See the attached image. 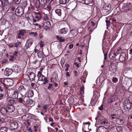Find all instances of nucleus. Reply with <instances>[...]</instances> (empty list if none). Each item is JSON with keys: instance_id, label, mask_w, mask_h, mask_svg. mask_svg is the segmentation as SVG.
<instances>
[{"instance_id": "nucleus-1", "label": "nucleus", "mask_w": 132, "mask_h": 132, "mask_svg": "<svg viewBox=\"0 0 132 132\" xmlns=\"http://www.w3.org/2000/svg\"><path fill=\"white\" fill-rule=\"evenodd\" d=\"M132 105V102H131L129 99L125 100L123 102V106L125 109L129 111L131 109Z\"/></svg>"}, {"instance_id": "nucleus-2", "label": "nucleus", "mask_w": 132, "mask_h": 132, "mask_svg": "<svg viewBox=\"0 0 132 132\" xmlns=\"http://www.w3.org/2000/svg\"><path fill=\"white\" fill-rule=\"evenodd\" d=\"M16 90L19 92L20 94L22 95V94H24L27 92V88L23 85L18 86Z\"/></svg>"}, {"instance_id": "nucleus-3", "label": "nucleus", "mask_w": 132, "mask_h": 132, "mask_svg": "<svg viewBox=\"0 0 132 132\" xmlns=\"http://www.w3.org/2000/svg\"><path fill=\"white\" fill-rule=\"evenodd\" d=\"M132 5L130 3H127L124 4L122 7V9L123 12H127L131 9Z\"/></svg>"}, {"instance_id": "nucleus-4", "label": "nucleus", "mask_w": 132, "mask_h": 132, "mask_svg": "<svg viewBox=\"0 0 132 132\" xmlns=\"http://www.w3.org/2000/svg\"><path fill=\"white\" fill-rule=\"evenodd\" d=\"M15 14L18 16H21L24 13V10L21 6L17 7L15 11Z\"/></svg>"}, {"instance_id": "nucleus-5", "label": "nucleus", "mask_w": 132, "mask_h": 132, "mask_svg": "<svg viewBox=\"0 0 132 132\" xmlns=\"http://www.w3.org/2000/svg\"><path fill=\"white\" fill-rule=\"evenodd\" d=\"M121 48H120L117 50V52L116 53H111L110 54H109L110 58L111 59L115 60L116 56L117 55V54H119V52L120 50L121 51Z\"/></svg>"}, {"instance_id": "nucleus-6", "label": "nucleus", "mask_w": 132, "mask_h": 132, "mask_svg": "<svg viewBox=\"0 0 132 132\" xmlns=\"http://www.w3.org/2000/svg\"><path fill=\"white\" fill-rule=\"evenodd\" d=\"M18 123L17 122H13L10 124V128L12 130L16 129L18 128Z\"/></svg>"}, {"instance_id": "nucleus-7", "label": "nucleus", "mask_w": 132, "mask_h": 132, "mask_svg": "<svg viewBox=\"0 0 132 132\" xmlns=\"http://www.w3.org/2000/svg\"><path fill=\"white\" fill-rule=\"evenodd\" d=\"M4 83L5 85L8 86H12L13 84V81L10 79H5L4 80Z\"/></svg>"}, {"instance_id": "nucleus-8", "label": "nucleus", "mask_w": 132, "mask_h": 132, "mask_svg": "<svg viewBox=\"0 0 132 132\" xmlns=\"http://www.w3.org/2000/svg\"><path fill=\"white\" fill-rule=\"evenodd\" d=\"M33 41V39L32 38L29 39L27 40L25 45L26 49L29 48L31 46L32 44Z\"/></svg>"}, {"instance_id": "nucleus-9", "label": "nucleus", "mask_w": 132, "mask_h": 132, "mask_svg": "<svg viewBox=\"0 0 132 132\" xmlns=\"http://www.w3.org/2000/svg\"><path fill=\"white\" fill-rule=\"evenodd\" d=\"M30 81L27 79H24L21 81V83L22 85L26 86H30Z\"/></svg>"}, {"instance_id": "nucleus-10", "label": "nucleus", "mask_w": 132, "mask_h": 132, "mask_svg": "<svg viewBox=\"0 0 132 132\" xmlns=\"http://www.w3.org/2000/svg\"><path fill=\"white\" fill-rule=\"evenodd\" d=\"M103 10L105 12H108L110 10V4H105L103 7Z\"/></svg>"}, {"instance_id": "nucleus-11", "label": "nucleus", "mask_w": 132, "mask_h": 132, "mask_svg": "<svg viewBox=\"0 0 132 132\" xmlns=\"http://www.w3.org/2000/svg\"><path fill=\"white\" fill-rule=\"evenodd\" d=\"M13 72V70L11 69L6 68L5 69L4 73L5 75L7 76H9L11 75Z\"/></svg>"}, {"instance_id": "nucleus-12", "label": "nucleus", "mask_w": 132, "mask_h": 132, "mask_svg": "<svg viewBox=\"0 0 132 132\" xmlns=\"http://www.w3.org/2000/svg\"><path fill=\"white\" fill-rule=\"evenodd\" d=\"M109 69L111 72L115 73L117 70V67L115 65L112 64L110 67Z\"/></svg>"}, {"instance_id": "nucleus-13", "label": "nucleus", "mask_w": 132, "mask_h": 132, "mask_svg": "<svg viewBox=\"0 0 132 132\" xmlns=\"http://www.w3.org/2000/svg\"><path fill=\"white\" fill-rule=\"evenodd\" d=\"M27 104L31 105L32 106L34 105L35 104V102L32 100L27 97L26 99V102Z\"/></svg>"}, {"instance_id": "nucleus-14", "label": "nucleus", "mask_w": 132, "mask_h": 132, "mask_svg": "<svg viewBox=\"0 0 132 132\" xmlns=\"http://www.w3.org/2000/svg\"><path fill=\"white\" fill-rule=\"evenodd\" d=\"M50 0H38V2L40 3L41 5L44 7L46 5L47 2Z\"/></svg>"}, {"instance_id": "nucleus-15", "label": "nucleus", "mask_w": 132, "mask_h": 132, "mask_svg": "<svg viewBox=\"0 0 132 132\" xmlns=\"http://www.w3.org/2000/svg\"><path fill=\"white\" fill-rule=\"evenodd\" d=\"M0 112L3 116H6L8 114L7 110L5 108H1Z\"/></svg>"}, {"instance_id": "nucleus-16", "label": "nucleus", "mask_w": 132, "mask_h": 132, "mask_svg": "<svg viewBox=\"0 0 132 132\" xmlns=\"http://www.w3.org/2000/svg\"><path fill=\"white\" fill-rule=\"evenodd\" d=\"M116 123L119 125H122L124 123V120L123 119L120 118H117L116 120Z\"/></svg>"}, {"instance_id": "nucleus-17", "label": "nucleus", "mask_w": 132, "mask_h": 132, "mask_svg": "<svg viewBox=\"0 0 132 132\" xmlns=\"http://www.w3.org/2000/svg\"><path fill=\"white\" fill-rule=\"evenodd\" d=\"M68 29L64 28L61 29L59 31V33L60 34H66L68 31Z\"/></svg>"}, {"instance_id": "nucleus-18", "label": "nucleus", "mask_w": 132, "mask_h": 132, "mask_svg": "<svg viewBox=\"0 0 132 132\" xmlns=\"http://www.w3.org/2000/svg\"><path fill=\"white\" fill-rule=\"evenodd\" d=\"M18 98L17 100L18 102L23 104L24 102H26V99L27 98V97H26L23 99V96L22 95L21 97H19Z\"/></svg>"}, {"instance_id": "nucleus-19", "label": "nucleus", "mask_w": 132, "mask_h": 132, "mask_svg": "<svg viewBox=\"0 0 132 132\" xmlns=\"http://www.w3.org/2000/svg\"><path fill=\"white\" fill-rule=\"evenodd\" d=\"M126 59V54L124 52L122 53L119 57V60L121 61H124Z\"/></svg>"}, {"instance_id": "nucleus-20", "label": "nucleus", "mask_w": 132, "mask_h": 132, "mask_svg": "<svg viewBox=\"0 0 132 132\" xmlns=\"http://www.w3.org/2000/svg\"><path fill=\"white\" fill-rule=\"evenodd\" d=\"M7 109L8 113H12L14 111L15 108L13 105H10L8 106Z\"/></svg>"}, {"instance_id": "nucleus-21", "label": "nucleus", "mask_w": 132, "mask_h": 132, "mask_svg": "<svg viewBox=\"0 0 132 132\" xmlns=\"http://www.w3.org/2000/svg\"><path fill=\"white\" fill-rule=\"evenodd\" d=\"M98 130L99 132H108V129L103 126L100 127Z\"/></svg>"}, {"instance_id": "nucleus-22", "label": "nucleus", "mask_w": 132, "mask_h": 132, "mask_svg": "<svg viewBox=\"0 0 132 132\" xmlns=\"http://www.w3.org/2000/svg\"><path fill=\"white\" fill-rule=\"evenodd\" d=\"M84 2L85 4L90 6H92L93 4V0H84Z\"/></svg>"}, {"instance_id": "nucleus-23", "label": "nucleus", "mask_w": 132, "mask_h": 132, "mask_svg": "<svg viewBox=\"0 0 132 132\" xmlns=\"http://www.w3.org/2000/svg\"><path fill=\"white\" fill-rule=\"evenodd\" d=\"M29 77L31 80L32 81L35 79V75L32 72H31L29 75Z\"/></svg>"}, {"instance_id": "nucleus-24", "label": "nucleus", "mask_w": 132, "mask_h": 132, "mask_svg": "<svg viewBox=\"0 0 132 132\" xmlns=\"http://www.w3.org/2000/svg\"><path fill=\"white\" fill-rule=\"evenodd\" d=\"M50 26V22L49 21L45 22L44 24V27L45 29L46 30L49 29Z\"/></svg>"}, {"instance_id": "nucleus-25", "label": "nucleus", "mask_w": 132, "mask_h": 132, "mask_svg": "<svg viewBox=\"0 0 132 132\" xmlns=\"http://www.w3.org/2000/svg\"><path fill=\"white\" fill-rule=\"evenodd\" d=\"M20 66L17 65L13 67V69L14 70V72L16 73H19L20 71Z\"/></svg>"}, {"instance_id": "nucleus-26", "label": "nucleus", "mask_w": 132, "mask_h": 132, "mask_svg": "<svg viewBox=\"0 0 132 132\" xmlns=\"http://www.w3.org/2000/svg\"><path fill=\"white\" fill-rule=\"evenodd\" d=\"M75 31L74 30H72L70 31L69 33V36H68V38H71L73 37L75 34Z\"/></svg>"}, {"instance_id": "nucleus-27", "label": "nucleus", "mask_w": 132, "mask_h": 132, "mask_svg": "<svg viewBox=\"0 0 132 132\" xmlns=\"http://www.w3.org/2000/svg\"><path fill=\"white\" fill-rule=\"evenodd\" d=\"M62 10L60 9H56L55 11V13L58 16H60L62 14Z\"/></svg>"}, {"instance_id": "nucleus-28", "label": "nucleus", "mask_w": 132, "mask_h": 132, "mask_svg": "<svg viewBox=\"0 0 132 132\" xmlns=\"http://www.w3.org/2000/svg\"><path fill=\"white\" fill-rule=\"evenodd\" d=\"M18 94L19 93L17 91L15 90L14 91V94L12 95V97L13 98L16 99L18 98Z\"/></svg>"}, {"instance_id": "nucleus-29", "label": "nucleus", "mask_w": 132, "mask_h": 132, "mask_svg": "<svg viewBox=\"0 0 132 132\" xmlns=\"http://www.w3.org/2000/svg\"><path fill=\"white\" fill-rule=\"evenodd\" d=\"M26 32L25 30L21 29L19 31V33L18 34V35L23 36L24 35V34L26 33Z\"/></svg>"}, {"instance_id": "nucleus-30", "label": "nucleus", "mask_w": 132, "mask_h": 132, "mask_svg": "<svg viewBox=\"0 0 132 132\" xmlns=\"http://www.w3.org/2000/svg\"><path fill=\"white\" fill-rule=\"evenodd\" d=\"M28 96L29 97H30L34 95V93L33 91L32 90H30L28 92Z\"/></svg>"}, {"instance_id": "nucleus-31", "label": "nucleus", "mask_w": 132, "mask_h": 132, "mask_svg": "<svg viewBox=\"0 0 132 132\" xmlns=\"http://www.w3.org/2000/svg\"><path fill=\"white\" fill-rule=\"evenodd\" d=\"M42 17V16L40 14H37L35 17V19H37L38 21Z\"/></svg>"}, {"instance_id": "nucleus-32", "label": "nucleus", "mask_w": 132, "mask_h": 132, "mask_svg": "<svg viewBox=\"0 0 132 132\" xmlns=\"http://www.w3.org/2000/svg\"><path fill=\"white\" fill-rule=\"evenodd\" d=\"M0 131L1 132H7V129L5 127H2L0 129Z\"/></svg>"}, {"instance_id": "nucleus-33", "label": "nucleus", "mask_w": 132, "mask_h": 132, "mask_svg": "<svg viewBox=\"0 0 132 132\" xmlns=\"http://www.w3.org/2000/svg\"><path fill=\"white\" fill-rule=\"evenodd\" d=\"M97 102L96 100H95V98H92L91 101L90 102V104L92 106H93Z\"/></svg>"}, {"instance_id": "nucleus-34", "label": "nucleus", "mask_w": 132, "mask_h": 132, "mask_svg": "<svg viewBox=\"0 0 132 132\" xmlns=\"http://www.w3.org/2000/svg\"><path fill=\"white\" fill-rule=\"evenodd\" d=\"M60 3L62 4H66L68 3L67 0H60Z\"/></svg>"}, {"instance_id": "nucleus-35", "label": "nucleus", "mask_w": 132, "mask_h": 132, "mask_svg": "<svg viewBox=\"0 0 132 132\" xmlns=\"http://www.w3.org/2000/svg\"><path fill=\"white\" fill-rule=\"evenodd\" d=\"M115 100L114 99V97L109 98L107 100V102L108 103H111L113 102Z\"/></svg>"}, {"instance_id": "nucleus-36", "label": "nucleus", "mask_w": 132, "mask_h": 132, "mask_svg": "<svg viewBox=\"0 0 132 132\" xmlns=\"http://www.w3.org/2000/svg\"><path fill=\"white\" fill-rule=\"evenodd\" d=\"M44 54L42 52H39L38 53V56L39 58H41L43 57Z\"/></svg>"}, {"instance_id": "nucleus-37", "label": "nucleus", "mask_w": 132, "mask_h": 132, "mask_svg": "<svg viewBox=\"0 0 132 132\" xmlns=\"http://www.w3.org/2000/svg\"><path fill=\"white\" fill-rule=\"evenodd\" d=\"M31 118L35 121H37L38 120L37 117L34 115L31 114Z\"/></svg>"}, {"instance_id": "nucleus-38", "label": "nucleus", "mask_w": 132, "mask_h": 132, "mask_svg": "<svg viewBox=\"0 0 132 132\" xmlns=\"http://www.w3.org/2000/svg\"><path fill=\"white\" fill-rule=\"evenodd\" d=\"M105 22L106 23L107 28L108 29V27H110V22L109 20H106Z\"/></svg>"}, {"instance_id": "nucleus-39", "label": "nucleus", "mask_w": 132, "mask_h": 132, "mask_svg": "<svg viewBox=\"0 0 132 132\" xmlns=\"http://www.w3.org/2000/svg\"><path fill=\"white\" fill-rule=\"evenodd\" d=\"M84 86L80 88V93L81 94H82L84 93Z\"/></svg>"}, {"instance_id": "nucleus-40", "label": "nucleus", "mask_w": 132, "mask_h": 132, "mask_svg": "<svg viewBox=\"0 0 132 132\" xmlns=\"http://www.w3.org/2000/svg\"><path fill=\"white\" fill-rule=\"evenodd\" d=\"M60 62L62 67H63L64 63L65 62V59L64 58L62 59Z\"/></svg>"}, {"instance_id": "nucleus-41", "label": "nucleus", "mask_w": 132, "mask_h": 132, "mask_svg": "<svg viewBox=\"0 0 132 132\" xmlns=\"http://www.w3.org/2000/svg\"><path fill=\"white\" fill-rule=\"evenodd\" d=\"M43 81H44V82L42 84L45 85L48 82V80L47 78V77H45Z\"/></svg>"}, {"instance_id": "nucleus-42", "label": "nucleus", "mask_w": 132, "mask_h": 132, "mask_svg": "<svg viewBox=\"0 0 132 132\" xmlns=\"http://www.w3.org/2000/svg\"><path fill=\"white\" fill-rule=\"evenodd\" d=\"M29 34L31 35H33L34 37H36L38 36V34L36 32H31L29 33Z\"/></svg>"}, {"instance_id": "nucleus-43", "label": "nucleus", "mask_w": 132, "mask_h": 132, "mask_svg": "<svg viewBox=\"0 0 132 132\" xmlns=\"http://www.w3.org/2000/svg\"><path fill=\"white\" fill-rule=\"evenodd\" d=\"M6 0H1V2L2 6L3 7L5 5Z\"/></svg>"}, {"instance_id": "nucleus-44", "label": "nucleus", "mask_w": 132, "mask_h": 132, "mask_svg": "<svg viewBox=\"0 0 132 132\" xmlns=\"http://www.w3.org/2000/svg\"><path fill=\"white\" fill-rule=\"evenodd\" d=\"M40 5H41V4L38 2H38L37 1L36 2L35 4L36 8L37 9L39 8L40 7Z\"/></svg>"}, {"instance_id": "nucleus-45", "label": "nucleus", "mask_w": 132, "mask_h": 132, "mask_svg": "<svg viewBox=\"0 0 132 132\" xmlns=\"http://www.w3.org/2000/svg\"><path fill=\"white\" fill-rule=\"evenodd\" d=\"M71 5L73 6V8L74 7V8L73 9H75V7L77 5V3L75 2H73L71 3Z\"/></svg>"}, {"instance_id": "nucleus-46", "label": "nucleus", "mask_w": 132, "mask_h": 132, "mask_svg": "<svg viewBox=\"0 0 132 132\" xmlns=\"http://www.w3.org/2000/svg\"><path fill=\"white\" fill-rule=\"evenodd\" d=\"M30 15V16L31 17V18H33V22H37V20L34 18V17L31 14H30L29 13Z\"/></svg>"}, {"instance_id": "nucleus-47", "label": "nucleus", "mask_w": 132, "mask_h": 132, "mask_svg": "<svg viewBox=\"0 0 132 132\" xmlns=\"http://www.w3.org/2000/svg\"><path fill=\"white\" fill-rule=\"evenodd\" d=\"M65 66L66 67V69L65 70V71H67L69 70V68L70 67V65L68 64H65Z\"/></svg>"}, {"instance_id": "nucleus-48", "label": "nucleus", "mask_w": 132, "mask_h": 132, "mask_svg": "<svg viewBox=\"0 0 132 132\" xmlns=\"http://www.w3.org/2000/svg\"><path fill=\"white\" fill-rule=\"evenodd\" d=\"M118 81V79L116 77H113L112 79V81L114 83H116Z\"/></svg>"}, {"instance_id": "nucleus-49", "label": "nucleus", "mask_w": 132, "mask_h": 132, "mask_svg": "<svg viewBox=\"0 0 132 132\" xmlns=\"http://www.w3.org/2000/svg\"><path fill=\"white\" fill-rule=\"evenodd\" d=\"M21 44V43L20 42H17L16 43H15V47H17L19 45H20Z\"/></svg>"}, {"instance_id": "nucleus-50", "label": "nucleus", "mask_w": 132, "mask_h": 132, "mask_svg": "<svg viewBox=\"0 0 132 132\" xmlns=\"http://www.w3.org/2000/svg\"><path fill=\"white\" fill-rule=\"evenodd\" d=\"M21 0H15L14 2L15 3V5H16L17 4H19Z\"/></svg>"}, {"instance_id": "nucleus-51", "label": "nucleus", "mask_w": 132, "mask_h": 132, "mask_svg": "<svg viewBox=\"0 0 132 132\" xmlns=\"http://www.w3.org/2000/svg\"><path fill=\"white\" fill-rule=\"evenodd\" d=\"M15 0H7V2L10 4L13 3V2H14Z\"/></svg>"}, {"instance_id": "nucleus-52", "label": "nucleus", "mask_w": 132, "mask_h": 132, "mask_svg": "<svg viewBox=\"0 0 132 132\" xmlns=\"http://www.w3.org/2000/svg\"><path fill=\"white\" fill-rule=\"evenodd\" d=\"M44 18L45 20H50L49 17L47 15H46L44 16Z\"/></svg>"}, {"instance_id": "nucleus-53", "label": "nucleus", "mask_w": 132, "mask_h": 132, "mask_svg": "<svg viewBox=\"0 0 132 132\" xmlns=\"http://www.w3.org/2000/svg\"><path fill=\"white\" fill-rule=\"evenodd\" d=\"M53 84H49V86H48L47 88L49 89L50 90V89L52 88V87L53 86Z\"/></svg>"}, {"instance_id": "nucleus-54", "label": "nucleus", "mask_w": 132, "mask_h": 132, "mask_svg": "<svg viewBox=\"0 0 132 132\" xmlns=\"http://www.w3.org/2000/svg\"><path fill=\"white\" fill-rule=\"evenodd\" d=\"M24 123V124L26 125H27L28 126H29L30 125V123L28 121V120H27Z\"/></svg>"}, {"instance_id": "nucleus-55", "label": "nucleus", "mask_w": 132, "mask_h": 132, "mask_svg": "<svg viewBox=\"0 0 132 132\" xmlns=\"http://www.w3.org/2000/svg\"><path fill=\"white\" fill-rule=\"evenodd\" d=\"M59 40L60 42H64L65 41V40L63 39L62 37H60Z\"/></svg>"}, {"instance_id": "nucleus-56", "label": "nucleus", "mask_w": 132, "mask_h": 132, "mask_svg": "<svg viewBox=\"0 0 132 132\" xmlns=\"http://www.w3.org/2000/svg\"><path fill=\"white\" fill-rule=\"evenodd\" d=\"M43 42L42 41H40L39 42V44L40 46V47H43L44 46V45L43 44Z\"/></svg>"}, {"instance_id": "nucleus-57", "label": "nucleus", "mask_w": 132, "mask_h": 132, "mask_svg": "<svg viewBox=\"0 0 132 132\" xmlns=\"http://www.w3.org/2000/svg\"><path fill=\"white\" fill-rule=\"evenodd\" d=\"M70 50H68L67 51L66 54H65V56H69V54L70 53Z\"/></svg>"}, {"instance_id": "nucleus-58", "label": "nucleus", "mask_w": 132, "mask_h": 132, "mask_svg": "<svg viewBox=\"0 0 132 132\" xmlns=\"http://www.w3.org/2000/svg\"><path fill=\"white\" fill-rule=\"evenodd\" d=\"M38 80H39V81H43L44 80V79H43V78L42 77L40 76L38 77Z\"/></svg>"}, {"instance_id": "nucleus-59", "label": "nucleus", "mask_w": 132, "mask_h": 132, "mask_svg": "<svg viewBox=\"0 0 132 132\" xmlns=\"http://www.w3.org/2000/svg\"><path fill=\"white\" fill-rule=\"evenodd\" d=\"M56 0H52L50 3L51 4L53 5L56 2Z\"/></svg>"}, {"instance_id": "nucleus-60", "label": "nucleus", "mask_w": 132, "mask_h": 132, "mask_svg": "<svg viewBox=\"0 0 132 132\" xmlns=\"http://www.w3.org/2000/svg\"><path fill=\"white\" fill-rule=\"evenodd\" d=\"M103 105L102 104L101 106L98 108L100 110H103Z\"/></svg>"}, {"instance_id": "nucleus-61", "label": "nucleus", "mask_w": 132, "mask_h": 132, "mask_svg": "<svg viewBox=\"0 0 132 132\" xmlns=\"http://www.w3.org/2000/svg\"><path fill=\"white\" fill-rule=\"evenodd\" d=\"M42 74V72L40 71H39L38 72L37 76L38 77L41 76Z\"/></svg>"}, {"instance_id": "nucleus-62", "label": "nucleus", "mask_w": 132, "mask_h": 132, "mask_svg": "<svg viewBox=\"0 0 132 132\" xmlns=\"http://www.w3.org/2000/svg\"><path fill=\"white\" fill-rule=\"evenodd\" d=\"M73 44H71L69 45V47L70 49H71L73 48Z\"/></svg>"}, {"instance_id": "nucleus-63", "label": "nucleus", "mask_w": 132, "mask_h": 132, "mask_svg": "<svg viewBox=\"0 0 132 132\" xmlns=\"http://www.w3.org/2000/svg\"><path fill=\"white\" fill-rule=\"evenodd\" d=\"M48 107L46 105L43 106V108L45 110H46L47 108Z\"/></svg>"}, {"instance_id": "nucleus-64", "label": "nucleus", "mask_w": 132, "mask_h": 132, "mask_svg": "<svg viewBox=\"0 0 132 132\" xmlns=\"http://www.w3.org/2000/svg\"><path fill=\"white\" fill-rule=\"evenodd\" d=\"M47 8L49 10H51L52 9V7L48 5L47 6Z\"/></svg>"}]
</instances>
